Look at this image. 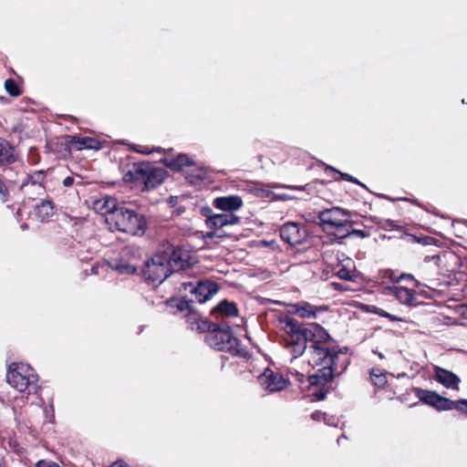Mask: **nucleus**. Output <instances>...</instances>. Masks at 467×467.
I'll use <instances>...</instances> for the list:
<instances>
[{
	"mask_svg": "<svg viewBox=\"0 0 467 467\" xmlns=\"http://www.w3.org/2000/svg\"><path fill=\"white\" fill-rule=\"evenodd\" d=\"M213 205L222 211L234 212L243 206V200L238 195L218 197L214 199Z\"/></svg>",
	"mask_w": 467,
	"mask_h": 467,
	"instance_id": "nucleus-16",
	"label": "nucleus"
},
{
	"mask_svg": "<svg viewBox=\"0 0 467 467\" xmlns=\"http://www.w3.org/2000/svg\"><path fill=\"white\" fill-rule=\"evenodd\" d=\"M7 383L19 392L35 393L38 388V376L27 364L14 362L6 373Z\"/></svg>",
	"mask_w": 467,
	"mask_h": 467,
	"instance_id": "nucleus-5",
	"label": "nucleus"
},
{
	"mask_svg": "<svg viewBox=\"0 0 467 467\" xmlns=\"http://www.w3.org/2000/svg\"><path fill=\"white\" fill-rule=\"evenodd\" d=\"M190 177H191V179H190L191 182L196 183L197 181L204 179V171H198L196 175H191Z\"/></svg>",
	"mask_w": 467,
	"mask_h": 467,
	"instance_id": "nucleus-37",
	"label": "nucleus"
},
{
	"mask_svg": "<svg viewBox=\"0 0 467 467\" xmlns=\"http://www.w3.org/2000/svg\"><path fill=\"white\" fill-rule=\"evenodd\" d=\"M129 174L133 180L141 181L146 190L157 187L166 177V171L163 169L150 167L144 163L134 164Z\"/></svg>",
	"mask_w": 467,
	"mask_h": 467,
	"instance_id": "nucleus-8",
	"label": "nucleus"
},
{
	"mask_svg": "<svg viewBox=\"0 0 467 467\" xmlns=\"http://www.w3.org/2000/svg\"><path fill=\"white\" fill-rule=\"evenodd\" d=\"M372 312L380 316L389 318L391 321H401L402 319L397 316L388 313L387 311L378 307L372 306Z\"/></svg>",
	"mask_w": 467,
	"mask_h": 467,
	"instance_id": "nucleus-32",
	"label": "nucleus"
},
{
	"mask_svg": "<svg viewBox=\"0 0 467 467\" xmlns=\"http://www.w3.org/2000/svg\"><path fill=\"white\" fill-rule=\"evenodd\" d=\"M111 268L117 270L120 274H132L136 270L134 265L122 261L111 265Z\"/></svg>",
	"mask_w": 467,
	"mask_h": 467,
	"instance_id": "nucleus-29",
	"label": "nucleus"
},
{
	"mask_svg": "<svg viewBox=\"0 0 467 467\" xmlns=\"http://www.w3.org/2000/svg\"><path fill=\"white\" fill-rule=\"evenodd\" d=\"M311 418L314 420H317V421H320V420H327V413H324V412H321V411H315L311 414Z\"/></svg>",
	"mask_w": 467,
	"mask_h": 467,
	"instance_id": "nucleus-36",
	"label": "nucleus"
},
{
	"mask_svg": "<svg viewBox=\"0 0 467 467\" xmlns=\"http://www.w3.org/2000/svg\"><path fill=\"white\" fill-rule=\"evenodd\" d=\"M292 308L296 314L304 318L316 317L317 311L320 309L307 302L294 304L292 305Z\"/></svg>",
	"mask_w": 467,
	"mask_h": 467,
	"instance_id": "nucleus-19",
	"label": "nucleus"
},
{
	"mask_svg": "<svg viewBox=\"0 0 467 467\" xmlns=\"http://www.w3.org/2000/svg\"><path fill=\"white\" fill-rule=\"evenodd\" d=\"M321 368L308 377L310 385L323 386L331 381L334 376L342 374L349 363L346 351L315 347L309 360Z\"/></svg>",
	"mask_w": 467,
	"mask_h": 467,
	"instance_id": "nucleus-3",
	"label": "nucleus"
},
{
	"mask_svg": "<svg viewBox=\"0 0 467 467\" xmlns=\"http://www.w3.org/2000/svg\"><path fill=\"white\" fill-rule=\"evenodd\" d=\"M350 226H351V223L344 229L343 233H341V234H340V238L347 237L350 234L356 235L360 238H365L368 236V234L362 230H358V229L350 230Z\"/></svg>",
	"mask_w": 467,
	"mask_h": 467,
	"instance_id": "nucleus-31",
	"label": "nucleus"
},
{
	"mask_svg": "<svg viewBox=\"0 0 467 467\" xmlns=\"http://www.w3.org/2000/svg\"><path fill=\"white\" fill-rule=\"evenodd\" d=\"M342 439H345V440H346V439H347V437H346V436H344V435H343V436H341V437H339V438L337 439V443H338V444H340V442H341V440H342Z\"/></svg>",
	"mask_w": 467,
	"mask_h": 467,
	"instance_id": "nucleus-48",
	"label": "nucleus"
},
{
	"mask_svg": "<svg viewBox=\"0 0 467 467\" xmlns=\"http://www.w3.org/2000/svg\"><path fill=\"white\" fill-rule=\"evenodd\" d=\"M290 373L292 375H295V377L296 378V379L299 381V382H302L303 379H304V375L302 373H299L297 370H290Z\"/></svg>",
	"mask_w": 467,
	"mask_h": 467,
	"instance_id": "nucleus-42",
	"label": "nucleus"
},
{
	"mask_svg": "<svg viewBox=\"0 0 467 467\" xmlns=\"http://www.w3.org/2000/svg\"><path fill=\"white\" fill-rule=\"evenodd\" d=\"M177 307L181 312H186V322L189 324L192 330H196L200 333H210V331L213 330L215 324L202 319L198 313L193 310L190 302L186 299L181 300L177 305Z\"/></svg>",
	"mask_w": 467,
	"mask_h": 467,
	"instance_id": "nucleus-9",
	"label": "nucleus"
},
{
	"mask_svg": "<svg viewBox=\"0 0 467 467\" xmlns=\"http://www.w3.org/2000/svg\"><path fill=\"white\" fill-rule=\"evenodd\" d=\"M74 182V179L70 176L68 177H66L64 180H63V185L65 187H70Z\"/></svg>",
	"mask_w": 467,
	"mask_h": 467,
	"instance_id": "nucleus-41",
	"label": "nucleus"
},
{
	"mask_svg": "<svg viewBox=\"0 0 467 467\" xmlns=\"http://www.w3.org/2000/svg\"><path fill=\"white\" fill-rule=\"evenodd\" d=\"M121 205L118 202L117 199L111 196H104L93 202V209L105 216V222L109 225V216L117 212Z\"/></svg>",
	"mask_w": 467,
	"mask_h": 467,
	"instance_id": "nucleus-13",
	"label": "nucleus"
},
{
	"mask_svg": "<svg viewBox=\"0 0 467 467\" xmlns=\"http://www.w3.org/2000/svg\"><path fill=\"white\" fill-rule=\"evenodd\" d=\"M164 162L173 170H180L184 166H191L192 164V161L186 154H179L175 158L166 159Z\"/></svg>",
	"mask_w": 467,
	"mask_h": 467,
	"instance_id": "nucleus-21",
	"label": "nucleus"
},
{
	"mask_svg": "<svg viewBox=\"0 0 467 467\" xmlns=\"http://www.w3.org/2000/svg\"><path fill=\"white\" fill-rule=\"evenodd\" d=\"M190 255L187 251L171 244L163 245L145 264L143 275L153 285L161 284L171 273L178 272L189 265Z\"/></svg>",
	"mask_w": 467,
	"mask_h": 467,
	"instance_id": "nucleus-2",
	"label": "nucleus"
},
{
	"mask_svg": "<svg viewBox=\"0 0 467 467\" xmlns=\"http://www.w3.org/2000/svg\"><path fill=\"white\" fill-rule=\"evenodd\" d=\"M353 266V262L351 259H348L347 263L342 265L336 273V275L338 276L342 280L346 281H353L354 275L351 273L350 268Z\"/></svg>",
	"mask_w": 467,
	"mask_h": 467,
	"instance_id": "nucleus-26",
	"label": "nucleus"
},
{
	"mask_svg": "<svg viewBox=\"0 0 467 467\" xmlns=\"http://www.w3.org/2000/svg\"><path fill=\"white\" fill-rule=\"evenodd\" d=\"M110 467H130V466L122 460H119V461L114 462Z\"/></svg>",
	"mask_w": 467,
	"mask_h": 467,
	"instance_id": "nucleus-40",
	"label": "nucleus"
},
{
	"mask_svg": "<svg viewBox=\"0 0 467 467\" xmlns=\"http://www.w3.org/2000/svg\"><path fill=\"white\" fill-rule=\"evenodd\" d=\"M16 161L14 149L9 143L0 138V165L13 163Z\"/></svg>",
	"mask_w": 467,
	"mask_h": 467,
	"instance_id": "nucleus-20",
	"label": "nucleus"
},
{
	"mask_svg": "<svg viewBox=\"0 0 467 467\" xmlns=\"http://www.w3.org/2000/svg\"><path fill=\"white\" fill-rule=\"evenodd\" d=\"M109 229L133 235H141L146 230V221L142 214L124 205L109 216Z\"/></svg>",
	"mask_w": 467,
	"mask_h": 467,
	"instance_id": "nucleus-4",
	"label": "nucleus"
},
{
	"mask_svg": "<svg viewBox=\"0 0 467 467\" xmlns=\"http://www.w3.org/2000/svg\"><path fill=\"white\" fill-rule=\"evenodd\" d=\"M106 267V265H98V266H93L92 267V273L95 274V275H98L99 273V269H104Z\"/></svg>",
	"mask_w": 467,
	"mask_h": 467,
	"instance_id": "nucleus-44",
	"label": "nucleus"
},
{
	"mask_svg": "<svg viewBox=\"0 0 467 467\" xmlns=\"http://www.w3.org/2000/svg\"><path fill=\"white\" fill-rule=\"evenodd\" d=\"M434 379L446 389H459V384L461 382L460 378L448 369L434 367Z\"/></svg>",
	"mask_w": 467,
	"mask_h": 467,
	"instance_id": "nucleus-14",
	"label": "nucleus"
},
{
	"mask_svg": "<svg viewBox=\"0 0 467 467\" xmlns=\"http://www.w3.org/2000/svg\"><path fill=\"white\" fill-rule=\"evenodd\" d=\"M328 169H330L331 171H333L334 172H337L340 174V177L343 179V180H346L348 182H354V183H357V184H359V185H362L356 178H354L353 176H351L350 174L348 173H344V172H340V171H337L336 169L332 168V167H328Z\"/></svg>",
	"mask_w": 467,
	"mask_h": 467,
	"instance_id": "nucleus-34",
	"label": "nucleus"
},
{
	"mask_svg": "<svg viewBox=\"0 0 467 467\" xmlns=\"http://www.w3.org/2000/svg\"><path fill=\"white\" fill-rule=\"evenodd\" d=\"M36 214L44 221L54 214V206L50 201H43L36 207Z\"/></svg>",
	"mask_w": 467,
	"mask_h": 467,
	"instance_id": "nucleus-23",
	"label": "nucleus"
},
{
	"mask_svg": "<svg viewBox=\"0 0 467 467\" xmlns=\"http://www.w3.org/2000/svg\"><path fill=\"white\" fill-rule=\"evenodd\" d=\"M387 223L389 224V226L394 227V223L392 221L388 220Z\"/></svg>",
	"mask_w": 467,
	"mask_h": 467,
	"instance_id": "nucleus-47",
	"label": "nucleus"
},
{
	"mask_svg": "<svg viewBox=\"0 0 467 467\" xmlns=\"http://www.w3.org/2000/svg\"><path fill=\"white\" fill-rule=\"evenodd\" d=\"M453 400L438 395L432 406L437 410H452Z\"/></svg>",
	"mask_w": 467,
	"mask_h": 467,
	"instance_id": "nucleus-27",
	"label": "nucleus"
},
{
	"mask_svg": "<svg viewBox=\"0 0 467 467\" xmlns=\"http://www.w3.org/2000/svg\"><path fill=\"white\" fill-rule=\"evenodd\" d=\"M452 410H456L462 413L467 414V400L461 399L453 400Z\"/></svg>",
	"mask_w": 467,
	"mask_h": 467,
	"instance_id": "nucleus-33",
	"label": "nucleus"
},
{
	"mask_svg": "<svg viewBox=\"0 0 467 467\" xmlns=\"http://www.w3.org/2000/svg\"><path fill=\"white\" fill-rule=\"evenodd\" d=\"M387 376H388L387 372H385L382 369L378 368H372L370 371L371 382L375 387H378V388H383L386 385V383L388 381Z\"/></svg>",
	"mask_w": 467,
	"mask_h": 467,
	"instance_id": "nucleus-25",
	"label": "nucleus"
},
{
	"mask_svg": "<svg viewBox=\"0 0 467 467\" xmlns=\"http://www.w3.org/2000/svg\"><path fill=\"white\" fill-rule=\"evenodd\" d=\"M52 467H60L58 464L55 463L54 465H52Z\"/></svg>",
	"mask_w": 467,
	"mask_h": 467,
	"instance_id": "nucleus-49",
	"label": "nucleus"
},
{
	"mask_svg": "<svg viewBox=\"0 0 467 467\" xmlns=\"http://www.w3.org/2000/svg\"><path fill=\"white\" fill-rule=\"evenodd\" d=\"M390 293L397 298V300L406 306L416 305V292L404 286L393 285L389 287Z\"/></svg>",
	"mask_w": 467,
	"mask_h": 467,
	"instance_id": "nucleus-17",
	"label": "nucleus"
},
{
	"mask_svg": "<svg viewBox=\"0 0 467 467\" xmlns=\"http://www.w3.org/2000/svg\"><path fill=\"white\" fill-rule=\"evenodd\" d=\"M56 462L40 460L36 462V467H52Z\"/></svg>",
	"mask_w": 467,
	"mask_h": 467,
	"instance_id": "nucleus-39",
	"label": "nucleus"
},
{
	"mask_svg": "<svg viewBox=\"0 0 467 467\" xmlns=\"http://www.w3.org/2000/svg\"><path fill=\"white\" fill-rule=\"evenodd\" d=\"M280 236L285 243L291 245H297L306 239L307 231L301 223L288 222L281 226Z\"/></svg>",
	"mask_w": 467,
	"mask_h": 467,
	"instance_id": "nucleus-10",
	"label": "nucleus"
},
{
	"mask_svg": "<svg viewBox=\"0 0 467 467\" xmlns=\"http://www.w3.org/2000/svg\"><path fill=\"white\" fill-rule=\"evenodd\" d=\"M71 145L77 150H81L84 149H95L99 150L100 148L99 142L93 138L90 137H77L74 136L71 138Z\"/></svg>",
	"mask_w": 467,
	"mask_h": 467,
	"instance_id": "nucleus-18",
	"label": "nucleus"
},
{
	"mask_svg": "<svg viewBox=\"0 0 467 467\" xmlns=\"http://www.w3.org/2000/svg\"><path fill=\"white\" fill-rule=\"evenodd\" d=\"M259 384L269 392H276L285 389L288 381L278 372L266 368L258 377Z\"/></svg>",
	"mask_w": 467,
	"mask_h": 467,
	"instance_id": "nucleus-12",
	"label": "nucleus"
},
{
	"mask_svg": "<svg viewBox=\"0 0 467 467\" xmlns=\"http://www.w3.org/2000/svg\"><path fill=\"white\" fill-rule=\"evenodd\" d=\"M45 179V172L43 171H35L33 174L27 176V181L24 182L21 185L22 188L28 185L31 182L32 185H38L41 187L42 182Z\"/></svg>",
	"mask_w": 467,
	"mask_h": 467,
	"instance_id": "nucleus-28",
	"label": "nucleus"
},
{
	"mask_svg": "<svg viewBox=\"0 0 467 467\" xmlns=\"http://www.w3.org/2000/svg\"><path fill=\"white\" fill-rule=\"evenodd\" d=\"M317 396L318 400H324L325 397H326V393L319 392V393L317 394Z\"/></svg>",
	"mask_w": 467,
	"mask_h": 467,
	"instance_id": "nucleus-46",
	"label": "nucleus"
},
{
	"mask_svg": "<svg viewBox=\"0 0 467 467\" xmlns=\"http://www.w3.org/2000/svg\"><path fill=\"white\" fill-rule=\"evenodd\" d=\"M207 344L219 351H226L233 356L241 355L239 340L234 337L227 324H216L205 336Z\"/></svg>",
	"mask_w": 467,
	"mask_h": 467,
	"instance_id": "nucleus-6",
	"label": "nucleus"
},
{
	"mask_svg": "<svg viewBox=\"0 0 467 467\" xmlns=\"http://www.w3.org/2000/svg\"><path fill=\"white\" fill-rule=\"evenodd\" d=\"M189 286L192 298L188 301L192 306L193 301L200 304L208 301L219 290L217 284L212 281H200L195 286L192 284H190Z\"/></svg>",
	"mask_w": 467,
	"mask_h": 467,
	"instance_id": "nucleus-11",
	"label": "nucleus"
},
{
	"mask_svg": "<svg viewBox=\"0 0 467 467\" xmlns=\"http://www.w3.org/2000/svg\"><path fill=\"white\" fill-rule=\"evenodd\" d=\"M416 396L419 398L420 401L423 403L433 406L435 403V400L438 397V393L433 390L416 389H415Z\"/></svg>",
	"mask_w": 467,
	"mask_h": 467,
	"instance_id": "nucleus-24",
	"label": "nucleus"
},
{
	"mask_svg": "<svg viewBox=\"0 0 467 467\" xmlns=\"http://www.w3.org/2000/svg\"><path fill=\"white\" fill-rule=\"evenodd\" d=\"M323 421L329 426H337L338 420L334 416H329L327 414V420H323Z\"/></svg>",
	"mask_w": 467,
	"mask_h": 467,
	"instance_id": "nucleus-38",
	"label": "nucleus"
},
{
	"mask_svg": "<svg viewBox=\"0 0 467 467\" xmlns=\"http://www.w3.org/2000/svg\"><path fill=\"white\" fill-rule=\"evenodd\" d=\"M0 467H2V466L0 465Z\"/></svg>",
	"mask_w": 467,
	"mask_h": 467,
	"instance_id": "nucleus-51",
	"label": "nucleus"
},
{
	"mask_svg": "<svg viewBox=\"0 0 467 467\" xmlns=\"http://www.w3.org/2000/svg\"><path fill=\"white\" fill-rule=\"evenodd\" d=\"M240 218L233 213H220L209 216L206 219V225L210 229H219L226 225L237 224Z\"/></svg>",
	"mask_w": 467,
	"mask_h": 467,
	"instance_id": "nucleus-15",
	"label": "nucleus"
},
{
	"mask_svg": "<svg viewBox=\"0 0 467 467\" xmlns=\"http://www.w3.org/2000/svg\"><path fill=\"white\" fill-rule=\"evenodd\" d=\"M379 357L380 358H383V356H382V354H381V353H379Z\"/></svg>",
	"mask_w": 467,
	"mask_h": 467,
	"instance_id": "nucleus-50",
	"label": "nucleus"
},
{
	"mask_svg": "<svg viewBox=\"0 0 467 467\" xmlns=\"http://www.w3.org/2000/svg\"><path fill=\"white\" fill-rule=\"evenodd\" d=\"M215 310L223 317H236L238 315L236 305L227 300H223L221 303H219L216 306Z\"/></svg>",
	"mask_w": 467,
	"mask_h": 467,
	"instance_id": "nucleus-22",
	"label": "nucleus"
},
{
	"mask_svg": "<svg viewBox=\"0 0 467 467\" xmlns=\"http://www.w3.org/2000/svg\"><path fill=\"white\" fill-rule=\"evenodd\" d=\"M5 88L7 93L13 97H17L20 95V89L15 80L8 78L5 81Z\"/></svg>",
	"mask_w": 467,
	"mask_h": 467,
	"instance_id": "nucleus-30",
	"label": "nucleus"
},
{
	"mask_svg": "<svg viewBox=\"0 0 467 467\" xmlns=\"http://www.w3.org/2000/svg\"><path fill=\"white\" fill-rule=\"evenodd\" d=\"M280 324L287 334L285 342L287 349L293 355L291 361L305 353L307 342L312 343L310 346V354L312 355L315 347H321L320 345L329 338L325 328L317 323L301 326L295 318L284 317L280 318Z\"/></svg>",
	"mask_w": 467,
	"mask_h": 467,
	"instance_id": "nucleus-1",
	"label": "nucleus"
},
{
	"mask_svg": "<svg viewBox=\"0 0 467 467\" xmlns=\"http://www.w3.org/2000/svg\"><path fill=\"white\" fill-rule=\"evenodd\" d=\"M351 213L340 207H331L318 213L320 225L325 232L334 233L340 237L344 229L350 224Z\"/></svg>",
	"mask_w": 467,
	"mask_h": 467,
	"instance_id": "nucleus-7",
	"label": "nucleus"
},
{
	"mask_svg": "<svg viewBox=\"0 0 467 467\" xmlns=\"http://www.w3.org/2000/svg\"><path fill=\"white\" fill-rule=\"evenodd\" d=\"M255 194L261 198H269L271 195H273V192L263 188H256Z\"/></svg>",
	"mask_w": 467,
	"mask_h": 467,
	"instance_id": "nucleus-35",
	"label": "nucleus"
},
{
	"mask_svg": "<svg viewBox=\"0 0 467 467\" xmlns=\"http://www.w3.org/2000/svg\"><path fill=\"white\" fill-rule=\"evenodd\" d=\"M331 285L337 291H343L346 290L345 286L340 283L333 282L331 283Z\"/></svg>",
	"mask_w": 467,
	"mask_h": 467,
	"instance_id": "nucleus-43",
	"label": "nucleus"
},
{
	"mask_svg": "<svg viewBox=\"0 0 467 467\" xmlns=\"http://www.w3.org/2000/svg\"><path fill=\"white\" fill-rule=\"evenodd\" d=\"M215 235H216L215 232H213V231L208 232L205 234V238L213 239Z\"/></svg>",
	"mask_w": 467,
	"mask_h": 467,
	"instance_id": "nucleus-45",
	"label": "nucleus"
}]
</instances>
